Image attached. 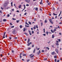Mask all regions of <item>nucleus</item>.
Returning a JSON list of instances; mask_svg holds the SVG:
<instances>
[{
  "label": "nucleus",
  "instance_id": "5",
  "mask_svg": "<svg viewBox=\"0 0 62 62\" xmlns=\"http://www.w3.org/2000/svg\"><path fill=\"white\" fill-rule=\"evenodd\" d=\"M41 53V52H40V51L39 50V53H37L38 54H40Z\"/></svg>",
  "mask_w": 62,
  "mask_h": 62
},
{
  "label": "nucleus",
  "instance_id": "4",
  "mask_svg": "<svg viewBox=\"0 0 62 62\" xmlns=\"http://www.w3.org/2000/svg\"><path fill=\"white\" fill-rule=\"evenodd\" d=\"M55 54V52H54L52 53L51 54L52 55H53L54 54Z\"/></svg>",
  "mask_w": 62,
  "mask_h": 62
},
{
  "label": "nucleus",
  "instance_id": "14",
  "mask_svg": "<svg viewBox=\"0 0 62 62\" xmlns=\"http://www.w3.org/2000/svg\"><path fill=\"white\" fill-rule=\"evenodd\" d=\"M46 34H47V35H48V31H47L46 32Z\"/></svg>",
  "mask_w": 62,
  "mask_h": 62
},
{
  "label": "nucleus",
  "instance_id": "53",
  "mask_svg": "<svg viewBox=\"0 0 62 62\" xmlns=\"http://www.w3.org/2000/svg\"><path fill=\"white\" fill-rule=\"evenodd\" d=\"M50 27H51V28H53V26H50Z\"/></svg>",
  "mask_w": 62,
  "mask_h": 62
},
{
  "label": "nucleus",
  "instance_id": "48",
  "mask_svg": "<svg viewBox=\"0 0 62 62\" xmlns=\"http://www.w3.org/2000/svg\"><path fill=\"white\" fill-rule=\"evenodd\" d=\"M30 61V60L29 59L28 60H27V62H28V61Z\"/></svg>",
  "mask_w": 62,
  "mask_h": 62
},
{
  "label": "nucleus",
  "instance_id": "9",
  "mask_svg": "<svg viewBox=\"0 0 62 62\" xmlns=\"http://www.w3.org/2000/svg\"><path fill=\"white\" fill-rule=\"evenodd\" d=\"M21 6H22V5H20L19 6V8H21Z\"/></svg>",
  "mask_w": 62,
  "mask_h": 62
},
{
  "label": "nucleus",
  "instance_id": "20",
  "mask_svg": "<svg viewBox=\"0 0 62 62\" xmlns=\"http://www.w3.org/2000/svg\"><path fill=\"white\" fill-rule=\"evenodd\" d=\"M45 23H47V20H46V19L45 20Z\"/></svg>",
  "mask_w": 62,
  "mask_h": 62
},
{
  "label": "nucleus",
  "instance_id": "63",
  "mask_svg": "<svg viewBox=\"0 0 62 62\" xmlns=\"http://www.w3.org/2000/svg\"><path fill=\"white\" fill-rule=\"evenodd\" d=\"M31 30H32V31H33V28H31Z\"/></svg>",
  "mask_w": 62,
  "mask_h": 62
},
{
  "label": "nucleus",
  "instance_id": "56",
  "mask_svg": "<svg viewBox=\"0 0 62 62\" xmlns=\"http://www.w3.org/2000/svg\"><path fill=\"white\" fill-rule=\"evenodd\" d=\"M0 12L1 13H2V10L0 11Z\"/></svg>",
  "mask_w": 62,
  "mask_h": 62
},
{
  "label": "nucleus",
  "instance_id": "33",
  "mask_svg": "<svg viewBox=\"0 0 62 62\" xmlns=\"http://www.w3.org/2000/svg\"><path fill=\"white\" fill-rule=\"evenodd\" d=\"M43 36H46V34H43Z\"/></svg>",
  "mask_w": 62,
  "mask_h": 62
},
{
  "label": "nucleus",
  "instance_id": "21",
  "mask_svg": "<svg viewBox=\"0 0 62 62\" xmlns=\"http://www.w3.org/2000/svg\"><path fill=\"white\" fill-rule=\"evenodd\" d=\"M6 34V32H4V36H5V34Z\"/></svg>",
  "mask_w": 62,
  "mask_h": 62
},
{
  "label": "nucleus",
  "instance_id": "37",
  "mask_svg": "<svg viewBox=\"0 0 62 62\" xmlns=\"http://www.w3.org/2000/svg\"><path fill=\"white\" fill-rule=\"evenodd\" d=\"M27 14V13H24V15H26Z\"/></svg>",
  "mask_w": 62,
  "mask_h": 62
},
{
  "label": "nucleus",
  "instance_id": "59",
  "mask_svg": "<svg viewBox=\"0 0 62 62\" xmlns=\"http://www.w3.org/2000/svg\"><path fill=\"white\" fill-rule=\"evenodd\" d=\"M28 50H30V49H31V48H28Z\"/></svg>",
  "mask_w": 62,
  "mask_h": 62
},
{
  "label": "nucleus",
  "instance_id": "61",
  "mask_svg": "<svg viewBox=\"0 0 62 62\" xmlns=\"http://www.w3.org/2000/svg\"><path fill=\"white\" fill-rule=\"evenodd\" d=\"M9 39H11V38L10 37H9Z\"/></svg>",
  "mask_w": 62,
  "mask_h": 62
},
{
  "label": "nucleus",
  "instance_id": "12",
  "mask_svg": "<svg viewBox=\"0 0 62 62\" xmlns=\"http://www.w3.org/2000/svg\"><path fill=\"white\" fill-rule=\"evenodd\" d=\"M61 11L60 13L59 14V15L58 16H60V15H61Z\"/></svg>",
  "mask_w": 62,
  "mask_h": 62
},
{
  "label": "nucleus",
  "instance_id": "50",
  "mask_svg": "<svg viewBox=\"0 0 62 62\" xmlns=\"http://www.w3.org/2000/svg\"><path fill=\"white\" fill-rule=\"evenodd\" d=\"M14 6H15V7H16V4H14Z\"/></svg>",
  "mask_w": 62,
  "mask_h": 62
},
{
  "label": "nucleus",
  "instance_id": "47",
  "mask_svg": "<svg viewBox=\"0 0 62 62\" xmlns=\"http://www.w3.org/2000/svg\"><path fill=\"white\" fill-rule=\"evenodd\" d=\"M50 4H51V3H48V5H50Z\"/></svg>",
  "mask_w": 62,
  "mask_h": 62
},
{
  "label": "nucleus",
  "instance_id": "64",
  "mask_svg": "<svg viewBox=\"0 0 62 62\" xmlns=\"http://www.w3.org/2000/svg\"><path fill=\"white\" fill-rule=\"evenodd\" d=\"M12 53H13L14 52V51L12 50Z\"/></svg>",
  "mask_w": 62,
  "mask_h": 62
},
{
  "label": "nucleus",
  "instance_id": "45",
  "mask_svg": "<svg viewBox=\"0 0 62 62\" xmlns=\"http://www.w3.org/2000/svg\"><path fill=\"white\" fill-rule=\"evenodd\" d=\"M54 58H56V56H54Z\"/></svg>",
  "mask_w": 62,
  "mask_h": 62
},
{
  "label": "nucleus",
  "instance_id": "11",
  "mask_svg": "<svg viewBox=\"0 0 62 62\" xmlns=\"http://www.w3.org/2000/svg\"><path fill=\"white\" fill-rule=\"evenodd\" d=\"M3 22H6L7 21V20H6V19H4L3 20Z\"/></svg>",
  "mask_w": 62,
  "mask_h": 62
},
{
  "label": "nucleus",
  "instance_id": "51",
  "mask_svg": "<svg viewBox=\"0 0 62 62\" xmlns=\"http://www.w3.org/2000/svg\"><path fill=\"white\" fill-rule=\"evenodd\" d=\"M17 12H19V11L18 10H17L16 11Z\"/></svg>",
  "mask_w": 62,
  "mask_h": 62
},
{
  "label": "nucleus",
  "instance_id": "15",
  "mask_svg": "<svg viewBox=\"0 0 62 62\" xmlns=\"http://www.w3.org/2000/svg\"><path fill=\"white\" fill-rule=\"evenodd\" d=\"M25 24H27V25H29V24L27 23V22H25Z\"/></svg>",
  "mask_w": 62,
  "mask_h": 62
},
{
  "label": "nucleus",
  "instance_id": "26",
  "mask_svg": "<svg viewBox=\"0 0 62 62\" xmlns=\"http://www.w3.org/2000/svg\"><path fill=\"white\" fill-rule=\"evenodd\" d=\"M53 15H56V16L57 15V14H55L54 13H53Z\"/></svg>",
  "mask_w": 62,
  "mask_h": 62
},
{
  "label": "nucleus",
  "instance_id": "32",
  "mask_svg": "<svg viewBox=\"0 0 62 62\" xmlns=\"http://www.w3.org/2000/svg\"><path fill=\"white\" fill-rule=\"evenodd\" d=\"M11 28H14V26H11Z\"/></svg>",
  "mask_w": 62,
  "mask_h": 62
},
{
  "label": "nucleus",
  "instance_id": "41",
  "mask_svg": "<svg viewBox=\"0 0 62 62\" xmlns=\"http://www.w3.org/2000/svg\"><path fill=\"white\" fill-rule=\"evenodd\" d=\"M23 56H25V55H26V54H23Z\"/></svg>",
  "mask_w": 62,
  "mask_h": 62
},
{
  "label": "nucleus",
  "instance_id": "43",
  "mask_svg": "<svg viewBox=\"0 0 62 62\" xmlns=\"http://www.w3.org/2000/svg\"><path fill=\"white\" fill-rule=\"evenodd\" d=\"M55 62H56V59H55L54 60Z\"/></svg>",
  "mask_w": 62,
  "mask_h": 62
},
{
  "label": "nucleus",
  "instance_id": "16",
  "mask_svg": "<svg viewBox=\"0 0 62 62\" xmlns=\"http://www.w3.org/2000/svg\"><path fill=\"white\" fill-rule=\"evenodd\" d=\"M25 27H29V26H27V25H25Z\"/></svg>",
  "mask_w": 62,
  "mask_h": 62
},
{
  "label": "nucleus",
  "instance_id": "38",
  "mask_svg": "<svg viewBox=\"0 0 62 62\" xmlns=\"http://www.w3.org/2000/svg\"><path fill=\"white\" fill-rule=\"evenodd\" d=\"M24 9H25V5H24Z\"/></svg>",
  "mask_w": 62,
  "mask_h": 62
},
{
  "label": "nucleus",
  "instance_id": "17",
  "mask_svg": "<svg viewBox=\"0 0 62 62\" xmlns=\"http://www.w3.org/2000/svg\"><path fill=\"white\" fill-rule=\"evenodd\" d=\"M13 3L12 2L11 3V7H12L13 6V5L12 4Z\"/></svg>",
  "mask_w": 62,
  "mask_h": 62
},
{
  "label": "nucleus",
  "instance_id": "34",
  "mask_svg": "<svg viewBox=\"0 0 62 62\" xmlns=\"http://www.w3.org/2000/svg\"><path fill=\"white\" fill-rule=\"evenodd\" d=\"M58 40L60 42V41H61V40L60 39H59Z\"/></svg>",
  "mask_w": 62,
  "mask_h": 62
},
{
  "label": "nucleus",
  "instance_id": "42",
  "mask_svg": "<svg viewBox=\"0 0 62 62\" xmlns=\"http://www.w3.org/2000/svg\"><path fill=\"white\" fill-rule=\"evenodd\" d=\"M9 16H10V15H9V14H8V15H7V17H9Z\"/></svg>",
  "mask_w": 62,
  "mask_h": 62
},
{
  "label": "nucleus",
  "instance_id": "25",
  "mask_svg": "<svg viewBox=\"0 0 62 62\" xmlns=\"http://www.w3.org/2000/svg\"><path fill=\"white\" fill-rule=\"evenodd\" d=\"M24 34H25V35H26V36H27V35H28V34H27V33H24Z\"/></svg>",
  "mask_w": 62,
  "mask_h": 62
},
{
  "label": "nucleus",
  "instance_id": "52",
  "mask_svg": "<svg viewBox=\"0 0 62 62\" xmlns=\"http://www.w3.org/2000/svg\"><path fill=\"white\" fill-rule=\"evenodd\" d=\"M47 59V58H46V59H44V60H46Z\"/></svg>",
  "mask_w": 62,
  "mask_h": 62
},
{
  "label": "nucleus",
  "instance_id": "22",
  "mask_svg": "<svg viewBox=\"0 0 62 62\" xmlns=\"http://www.w3.org/2000/svg\"><path fill=\"white\" fill-rule=\"evenodd\" d=\"M33 29H36V27L35 26V25H34V27H33Z\"/></svg>",
  "mask_w": 62,
  "mask_h": 62
},
{
  "label": "nucleus",
  "instance_id": "40",
  "mask_svg": "<svg viewBox=\"0 0 62 62\" xmlns=\"http://www.w3.org/2000/svg\"><path fill=\"white\" fill-rule=\"evenodd\" d=\"M49 21H50V22L52 21V19H50Z\"/></svg>",
  "mask_w": 62,
  "mask_h": 62
},
{
  "label": "nucleus",
  "instance_id": "27",
  "mask_svg": "<svg viewBox=\"0 0 62 62\" xmlns=\"http://www.w3.org/2000/svg\"><path fill=\"white\" fill-rule=\"evenodd\" d=\"M29 23L30 24H31V23L30 22H29Z\"/></svg>",
  "mask_w": 62,
  "mask_h": 62
},
{
  "label": "nucleus",
  "instance_id": "1",
  "mask_svg": "<svg viewBox=\"0 0 62 62\" xmlns=\"http://www.w3.org/2000/svg\"><path fill=\"white\" fill-rule=\"evenodd\" d=\"M55 51L56 52L57 54H58V50L57 49H55Z\"/></svg>",
  "mask_w": 62,
  "mask_h": 62
},
{
  "label": "nucleus",
  "instance_id": "44",
  "mask_svg": "<svg viewBox=\"0 0 62 62\" xmlns=\"http://www.w3.org/2000/svg\"><path fill=\"white\" fill-rule=\"evenodd\" d=\"M59 24H62V23H61L60 22L59 23Z\"/></svg>",
  "mask_w": 62,
  "mask_h": 62
},
{
  "label": "nucleus",
  "instance_id": "31",
  "mask_svg": "<svg viewBox=\"0 0 62 62\" xmlns=\"http://www.w3.org/2000/svg\"><path fill=\"white\" fill-rule=\"evenodd\" d=\"M12 20H16V19L13 18Z\"/></svg>",
  "mask_w": 62,
  "mask_h": 62
},
{
  "label": "nucleus",
  "instance_id": "2",
  "mask_svg": "<svg viewBox=\"0 0 62 62\" xmlns=\"http://www.w3.org/2000/svg\"><path fill=\"white\" fill-rule=\"evenodd\" d=\"M25 1L27 3H29L30 2V0H25Z\"/></svg>",
  "mask_w": 62,
  "mask_h": 62
},
{
  "label": "nucleus",
  "instance_id": "6",
  "mask_svg": "<svg viewBox=\"0 0 62 62\" xmlns=\"http://www.w3.org/2000/svg\"><path fill=\"white\" fill-rule=\"evenodd\" d=\"M15 31L14 30L12 31V33L13 34H15Z\"/></svg>",
  "mask_w": 62,
  "mask_h": 62
},
{
  "label": "nucleus",
  "instance_id": "58",
  "mask_svg": "<svg viewBox=\"0 0 62 62\" xmlns=\"http://www.w3.org/2000/svg\"><path fill=\"white\" fill-rule=\"evenodd\" d=\"M32 33L33 34L34 33V31H32Z\"/></svg>",
  "mask_w": 62,
  "mask_h": 62
},
{
  "label": "nucleus",
  "instance_id": "62",
  "mask_svg": "<svg viewBox=\"0 0 62 62\" xmlns=\"http://www.w3.org/2000/svg\"><path fill=\"white\" fill-rule=\"evenodd\" d=\"M1 9H3V8L1 7Z\"/></svg>",
  "mask_w": 62,
  "mask_h": 62
},
{
  "label": "nucleus",
  "instance_id": "49",
  "mask_svg": "<svg viewBox=\"0 0 62 62\" xmlns=\"http://www.w3.org/2000/svg\"><path fill=\"white\" fill-rule=\"evenodd\" d=\"M0 56L1 57H3V55H2V54H1Z\"/></svg>",
  "mask_w": 62,
  "mask_h": 62
},
{
  "label": "nucleus",
  "instance_id": "13",
  "mask_svg": "<svg viewBox=\"0 0 62 62\" xmlns=\"http://www.w3.org/2000/svg\"><path fill=\"white\" fill-rule=\"evenodd\" d=\"M29 41H30V39H28L27 42L28 43H29Z\"/></svg>",
  "mask_w": 62,
  "mask_h": 62
},
{
  "label": "nucleus",
  "instance_id": "30",
  "mask_svg": "<svg viewBox=\"0 0 62 62\" xmlns=\"http://www.w3.org/2000/svg\"><path fill=\"white\" fill-rule=\"evenodd\" d=\"M34 55H33L32 56H31L30 57L31 58H32V57H34Z\"/></svg>",
  "mask_w": 62,
  "mask_h": 62
},
{
  "label": "nucleus",
  "instance_id": "18",
  "mask_svg": "<svg viewBox=\"0 0 62 62\" xmlns=\"http://www.w3.org/2000/svg\"><path fill=\"white\" fill-rule=\"evenodd\" d=\"M56 45H57V46H58L59 45V44L58 43H56Z\"/></svg>",
  "mask_w": 62,
  "mask_h": 62
},
{
  "label": "nucleus",
  "instance_id": "35",
  "mask_svg": "<svg viewBox=\"0 0 62 62\" xmlns=\"http://www.w3.org/2000/svg\"><path fill=\"white\" fill-rule=\"evenodd\" d=\"M19 20L16 21V22H17V23H19Z\"/></svg>",
  "mask_w": 62,
  "mask_h": 62
},
{
  "label": "nucleus",
  "instance_id": "24",
  "mask_svg": "<svg viewBox=\"0 0 62 62\" xmlns=\"http://www.w3.org/2000/svg\"><path fill=\"white\" fill-rule=\"evenodd\" d=\"M20 28H22V25H20Z\"/></svg>",
  "mask_w": 62,
  "mask_h": 62
},
{
  "label": "nucleus",
  "instance_id": "10",
  "mask_svg": "<svg viewBox=\"0 0 62 62\" xmlns=\"http://www.w3.org/2000/svg\"><path fill=\"white\" fill-rule=\"evenodd\" d=\"M51 31L52 33H54V31H53L52 30H51Z\"/></svg>",
  "mask_w": 62,
  "mask_h": 62
},
{
  "label": "nucleus",
  "instance_id": "46",
  "mask_svg": "<svg viewBox=\"0 0 62 62\" xmlns=\"http://www.w3.org/2000/svg\"><path fill=\"white\" fill-rule=\"evenodd\" d=\"M44 52V50H42V52H43V53Z\"/></svg>",
  "mask_w": 62,
  "mask_h": 62
},
{
  "label": "nucleus",
  "instance_id": "7",
  "mask_svg": "<svg viewBox=\"0 0 62 62\" xmlns=\"http://www.w3.org/2000/svg\"><path fill=\"white\" fill-rule=\"evenodd\" d=\"M27 30L26 29H25V28H24L23 29V31L24 32H25V31H26Z\"/></svg>",
  "mask_w": 62,
  "mask_h": 62
},
{
  "label": "nucleus",
  "instance_id": "60",
  "mask_svg": "<svg viewBox=\"0 0 62 62\" xmlns=\"http://www.w3.org/2000/svg\"><path fill=\"white\" fill-rule=\"evenodd\" d=\"M54 31H56V29H54Z\"/></svg>",
  "mask_w": 62,
  "mask_h": 62
},
{
  "label": "nucleus",
  "instance_id": "3",
  "mask_svg": "<svg viewBox=\"0 0 62 62\" xmlns=\"http://www.w3.org/2000/svg\"><path fill=\"white\" fill-rule=\"evenodd\" d=\"M32 44V42H31L29 43L27 45V46H29L30 44Z\"/></svg>",
  "mask_w": 62,
  "mask_h": 62
},
{
  "label": "nucleus",
  "instance_id": "8",
  "mask_svg": "<svg viewBox=\"0 0 62 62\" xmlns=\"http://www.w3.org/2000/svg\"><path fill=\"white\" fill-rule=\"evenodd\" d=\"M35 10L36 11H37V10H38V8H35Z\"/></svg>",
  "mask_w": 62,
  "mask_h": 62
},
{
  "label": "nucleus",
  "instance_id": "57",
  "mask_svg": "<svg viewBox=\"0 0 62 62\" xmlns=\"http://www.w3.org/2000/svg\"><path fill=\"white\" fill-rule=\"evenodd\" d=\"M59 62V60H57V62Z\"/></svg>",
  "mask_w": 62,
  "mask_h": 62
},
{
  "label": "nucleus",
  "instance_id": "39",
  "mask_svg": "<svg viewBox=\"0 0 62 62\" xmlns=\"http://www.w3.org/2000/svg\"><path fill=\"white\" fill-rule=\"evenodd\" d=\"M50 22L51 23H52V24H53V22H52V21H50Z\"/></svg>",
  "mask_w": 62,
  "mask_h": 62
},
{
  "label": "nucleus",
  "instance_id": "29",
  "mask_svg": "<svg viewBox=\"0 0 62 62\" xmlns=\"http://www.w3.org/2000/svg\"><path fill=\"white\" fill-rule=\"evenodd\" d=\"M29 6V4H27L26 5V6H27V7H28V6Z\"/></svg>",
  "mask_w": 62,
  "mask_h": 62
},
{
  "label": "nucleus",
  "instance_id": "36",
  "mask_svg": "<svg viewBox=\"0 0 62 62\" xmlns=\"http://www.w3.org/2000/svg\"><path fill=\"white\" fill-rule=\"evenodd\" d=\"M46 49H47V50H49V48L48 47H46Z\"/></svg>",
  "mask_w": 62,
  "mask_h": 62
},
{
  "label": "nucleus",
  "instance_id": "54",
  "mask_svg": "<svg viewBox=\"0 0 62 62\" xmlns=\"http://www.w3.org/2000/svg\"><path fill=\"white\" fill-rule=\"evenodd\" d=\"M34 21H36V19H34Z\"/></svg>",
  "mask_w": 62,
  "mask_h": 62
},
{
  "label": "nucleus",
  "instance_id": "55",
  "mask_svg": "<svg viewBox=\"0 0 62 62\" xmlns=\"http://www.w3.org/2000/svg\"><path fill=\"white\" fill-rule=\"evenodd\" d=\"M29 34H30V35H31V32H30L29 33Z\"/></svg>",
  "mask_w": 62,
  "mask_h": 62
},
{
  "label": "nucleus",
  "instance_id": "19",
  "mask_svg": "<svg viewBox=\"0 0 62 62\" xmlns=\"http://www.w3.org/2000/svg\"><path fill=\"white\" fill-rule=\"evenodd\" d=\"M41 26H42L43 25V23H41Z\"/></svg>",
  "mask_w": 62,
  "mask_h": 62
},
{
  "label": "nucleus",
  "instance_id": "28",
  "mask_svg": "<svg viewBox=\"0 0 62 62\" xmlns=\"http://www.w3.org/2000/svg\"><path fill=\"white\" fill-rule=\"evenodd\" d=\"M36 27L37 28V29H38V25H36Z\"/></svg>",
  "mask_w": 62,
  "mask_h": 62
},
{
  "label": "nucleus",
  "instance_id": "23",
  "mask_svg": "<svg viewBox=\"0 0 62 62\" xmlns=\"http://www.w3.org/2000/svg\"><path fill=\"white\" fill-rule=\"evenodd\" d=\"M52 38H54V35H52Z\"/></svg>",
  "mask_w": 62,
  "mask_h": 62
}]
</instances>
